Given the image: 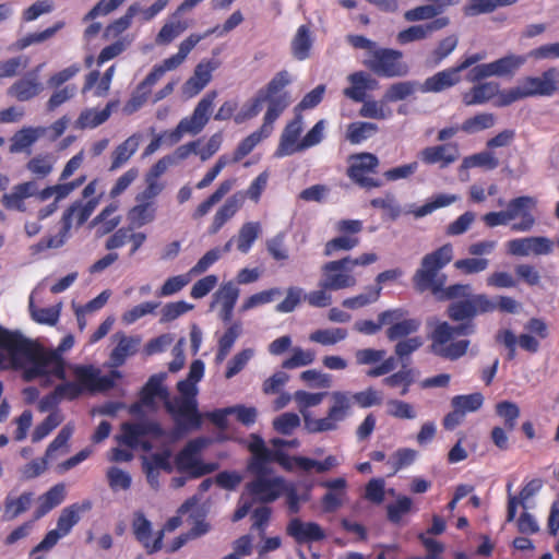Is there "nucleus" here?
I'll return each instance as SVG.
<instances>
[{"label": "nucleus", "mask_w": 559, "mask_h": 559, "mask_svg": "<svg viewBox=\"0 0 559 559\" xmlns=\"http://www.w3.org/2000/svg\"><path fill=\"white\" fill-rule=\"evenodd\" d=\"M301 131L302 117L298 115L285 127L275 155L277 157H283L300 152V150L297 148V141Z\"/></svg>", "instance_id": "aec40b11"}, {"label": "nucleus", "mask_w": 559, "mask_h": 559, "mask_svg": "<svg viewBox=\"0 0 559 559\" xmlns=\"http://www.w3.org/2000/svg\"><path fill=\"white\" fill-rule=\"evenodd\" d=\"M499 165V160L491 152H480L463 159L461 169H468L473 167H484L487 169H495Z\"/></svg>", "instance_id": "603ef678"}, {"label": "nucleus", "mask_w": 559, "mask_h": 559, "mask_svg": "<svg viewBox=\"0 0 559 559\" xmlns=\"http://www.w3.org/2000/svg\"><path fill=\"white\" fill-rule=\"evenodd\" d=\"M364 79V71H358L349 74L347 80L350 82L352 85L343 91L344 95L354 102H364L366 97V86Z\"/></svg>", "instance_id": "3c124183"}, {"label": "nucleus", "mask_w": 559, "mask_h": 559, "mask_svg": "<svg viewBox=\"0 0 559 559\" xmlns=\"http://www.w3.org/2000/svg\"><path fill=\"white\" fill-rule=\"evenodd\" d=\"M499 94V85L495 82L480 83L463 94L462 100L466 106L484 104Z\"/></svg>", "instance_id": "bb28decb"}, {"label": "nucleus", "mask_w": 559, "mask_h": 559, "mask_svg": "<svg viewBox=\"0 0 559 559\" xmlns=\"http://www.w3.org/2000/svg\"><path fill=\"white\" fill-rule=\"evenodd\" d=\"M249 451L252 453V459L248 464V471L252 474H270L267 463L271 462V456L274 451L265 447L264 440L258 435H251V442L249 443Z\"/></svg>", "instance_id": "f3484780"}, {"label": "nucleus", "mask_w": 559, "mask_h": 559, "mask_svg": "<svg viewBox=\"0 0 559 559\" xmlns=\"http://www.w3.org/2000/svg\"><path fill=\"white\" fill-rule=\"evenodd\" d=\"M22 369L25 381L39 377L55 376L63 382L57 385V392L68 393L73 401L84 392H103L111 389L114 380L102 376L93 365H71L75 381H68L62 357L52 352L45 353L40 346L20 333L0 330V369Z\"/></svg>", "instance_id": "f257e3e1"}, {"label": "nucleus", "mask_w": 559, "mask_h": 559, "mask_svg": "<svg viewBox=\"0 0 559 559\" xmlns=\"http://www.w3.org/2000/svg\"><path fill=\"white\" fill-rule=\"evenodd\" d=\"M41 134V129L32 127L22 128L11 138V145L9 147L10 153L15 154L27 152L29 154V147L39 139Z\"/></svg>", "instance_id": "c85d7f7f"}, {"label": "nucleus", "mask_w": 559, "mask_h": 559, "mask_svg": "<svg viewBox=\"0 0 559 559\" xmlns=\"http://www.w3.org/2000/svg\"><path fill=\"white\" fill-rule=\"evenodd\" d=\"M496 306L485 294H476L471 299L451 302L445 313L448 318L457 325H451L447 321L429 319L427 324L432 328L429 334L431 341L430 350L432 354L449 360H456L463 357L471 344L468 340L450 342L454 336L472 335L476 331L474 319L478 314L492 312Z\"/></svg>", "instance_id": "f03ea898"}, {"label": "nucleus", "mask_w": 559, "mask_h": 559, "mask_svg": "<svg viewBox=\"0 0 559 559\" xmlns=\"http://www.w3.org/2000/svg\"><path fill=\"white\" fill-rule=\"evenodd\" d=\"M254 475L255 478L246 485V490L253 497L254 502L270 503L283 493V477L267 478V474Z\"/></svg>", "instance_id": "9d476101"}, {"label": "nucleus", "mask_w": 559, "mask_h": 559, "mask_svg": "<svg viewBox=\"0 0 559 559\" xmlns=\"http://www.w3.org/2000/svg\"><path fill=\"white\" fill-rule=\"evenodd\" d=\"M456 200L457 198L455 195L438 194L432 201L427 202L414 211H409V213H413L416 218H420L432 213L437 209L450 205Z\"/></svg>", "instance_id": "680f3d73"}, {"label": "nucleus", "mask_w": 559, "mask_h": 559, "mask_svg": "<svg viewBox=\"0 0 559 559\" xmlns=\"http://www.w3.org/2000/svg\"><path fill=\"white\" fill-rule=\"evenodd\" d=\"M299 425L300 418L295 413H284L273 421L274 429L282 435H290Z\"/></svg>", "instance_id": "774afa93"}, {"label": "nucleus", "mask_w": 559, "mask_h": 559, "mask_svg": "<svg viewBox=\"0 0 559 559\" xmlns=\"http://www.w3.org/2000/svg\"><path fill=\"white\" fill-rule=\"evenodd\" d=\"M177 389L182 396L166 401V411L175 418L178 426L182 425L180 418H185L187 420L186 428L199 429L202 424V417L198 411V402L195 400L198 393L197 383L185 379L178 382Z\"/></svg>", "instance_id": "20e7f679"}, {"label": "nucleus", "mask_w": 559, "mask_h": 559, "mask_svg": "<svg viewBox=\"0 0 559 559\" xmlns=\"http://www.w3.org/2000/svg\"><path fill=\"white\" fill-rule=\"evenodd\" d=\"M552 251V241L547 237H527L513 239L508 242V252L512 255L526 257L549 254Z\"/></svg>", "instance_id": "2eb2a0df"}, {"label": "nucleus", "mask_w": 559, "mask_h": 559, "mask_svg": "<svg viewBox=\"0 0 559 559\" xmlns=\"http://www.w3.org/2000/svg\"><path fill=\"white\" fill-rule=\"evenodd\" d=\"M496 413L504 421L507 430L512 431L516 426V420L520 417L519 406L510 401H502L496 405Z\"/></svg>", "instance_id": "5fc2aeb1"}, {"label": "nucleus", "mask_w": 559, "mask_h": 559, "mask_svg": "<svg viewBox=\"0 0 559 559\" xmlns=\"http://www.w3.org/2000/svg\"><path fill=\"white\" fill-rule=\"evenodd\" d=\"M217 97L216 91L206 93L195 106L192 115L179 121L180 129L186 133L198 134L206 126L213 110V104Z\"/></svg>", "instance_id": "f8f14e48"}, {"label": "nucleus", "mask_w": 559, "mask_h": 559, "mask_svg": "<svg viewBox=\"0 0 559 559\" xmlns=\"http://www.w3.org/2000/svg\"><path fill=\"white\" fill-rule=\"evenodd\" d=\"M265 103H267V110L264 115L263 122L265 123V129H267V127H273L275 120L289 105L288 94L283 93L278 96H271L266 98Z\"/></svg>", "instance_id": "e433bc0d"}, {"label": "nucleus", "mask_w": 559, "mask_h": 559, "mask_svg": "<svg viewBox=\"0 0 559 559\" xmlns=\"http://www.w3.org/2000/svg\"><path fill=\"white\" fill-rule=\"evenodd\" d=\"M293 355L282 362L284 369H295L304 366L311 365L316 359L314 352L305 350L301 347H294Z\"/></svg>", "instance_id": "13d9d810"}, {"label": "nucleus", "mask_w": 559, "mask_h": 559, "mask_svg": "<svg viewBox=\"0 0 559 559\" xmlns=\"http://www.w3.org/2000/svg\"><path fill=\"white\" fill-rule=\"evenodd\" d=\"M166 378V373H157L153 374L146 384L141 390V396H142V403L147 406L152 407L154 405V399L159 397L164 401V404L166 401H171L169 399L168 390L163 385V381Z\"/></svg>", "instance_id": "393cba45"}, {"label": "nucleus", "mask_w": 559, "mask_h": 559, "mask_svg": "<svg viewBox=\"0 0 559 559\" xmlns=\"http://www.w3.org/2000/svg\"><path fill=\"white\" fill-rule=\"evenodd\" d=\"M353 160L352 165L347 169V176L357 177L365 173H373L379 165L378 157L372 153H358L349 156Z\"/></svg>", "instance_id": "7c9ffc66"}, {"label": "nucleus", "mask_w": 559, "mask_h": 559, "mask_svg": "<svg viewBox=\"0 0 559 559\" xmlns=\"http://www.w3.org/2000/svg\"><path fill=\"white\" fill-rule=\"evenodd\" d=\"M522 56L509 55L490 63H483L474 67L467 74L471 82L480 81L489 76H504L513 74L523 63Z\"/></svg>", "instance_id": "1a4fd4ad"}, {"label": "nucleus", "mask_w": 559, "mask_h": 559, "mask_svg": "<svg viewBox=\"0 0 559 559\" xmlns=\"http://www.w3.org/2000/svg\"><path fill=\"white\" fill-rule=\"evenodd\" d=\"M235 183L234 179H227L221 182L218 188L213 192L205 201H203L192 214L194 219H199L205 216L211 209L218 203L233 188Z\"/></svg>", "instance_id": "473e14b6"}, {"label": "nucleus", "mask_w": 559, "mask_h": 559, "mask_svg": "<svg viewBox=\"0 0 559 559\" xmlns=\"http://www.w3.org/2000/svg\"><path fill=\"white\" fill-rule=\"evenodd\" d=\"M188 28V24L182 21H169L158 32L155 41L157 45H168L181 33Z\"/></svg>", "instance_id": "864d4df0"}, {"label": "nucleus", "mask_w": 559, "mask_h": 559, "mask_svg": "<svg viewBox=\"0 0 559 559\" xmlns=\"http://www.w3.org/2000/svg\"><path fill=\"white\" fill-rule=\"evenodd\" d=\"M100 197L102 195L91 198L86 203H83L82 201L73 202L64 211L61 217V224L64 225V231H70L74 219L78 226H82L99 204Z\"/></svg>", "instance_id": "dca6fc26"}, {"label": "nucleus", "mask_w": 559, "mask_h": 559, "mask_svg": "<svg viewBox=\"0 0 559 559\" xmlns=\"http://www.w3.org/2000/svg\"><path fill=\"white\" fill-rule=\"evenodd\" d=\"M442 12L441 7L435 4H426L408 10L404 13V17L408 22L431 20Z\"/></svg>", "instance_id": "69168bd1"}, {"label": "nucleus", "mask_w": 559, "mask_h": 559, "mask_svg": "<svg viewBox=\"0 0 559 559\" xmlns=\"http://www.w3.org/2000/svg\"><path fill=\"white\" fill-rule=\"evenodd\" d=\"M332 404L328 414L323 418H312L309 414H304L305 428L311 433L334 431L338 424L349 414L352 408L350 392L334 391L329 394Z\"/></svg>", "instance_id": "39448f33"}, {"label": "nucleus", "mask_w": 559, "mask_h": 559, "mask_svg": "<svg viewBox=\"0 0 559 559\" xmlns=\"http://www.w3.org/2000/svg\"><path fill=\"white\" fill-rule=\"evenodd\" d=\"M60 311L61 304L48 308H37L34 305L33 298L29 300L31 317L37 323L55 325L59 320Z\"/></svg>", "instance_id": "37998d69"}, {"label": "nucleus", "mask_w": 559, "mask_h": 559, "mask_svg": "<svg viewBox=\"0 0 559 559\" xmlns=\"http://www.w3.org/2000/svg\"><path fill=\"white\" fill-rule=\"evenodd\" d=\"M378 131V126L372 122L357 121L347 127L346 139L352 144H359Z\"/></svg>", "instance_id": "a19ab883"}, {"label": "nucleus", "mask_w": 559, "mask_h": 559, "mask_svg": "<svg viewBox=\"0 0 559 559\" xmlns=\"http://www.w3.org/2000/svg\"><path fill=\"white\" fill-rule=\"evenodd\" d=\"M421 322L416 318L404 317L395 324L386 329L385 334L390 341H400L408 338L409 335L416 333L420 329Z\"/></svg>", "instance_id": "2f4dec72"}, {"label": "nucleus", "mask_w": 559, "mask_h": 559, "mask_svg": "<svg viewBox=\"0 0 559 559\" xmlns=\"http://www.w3.org/2000/svg\"><path fill=\"white\" fill-rule=\"evenodd\" d=\"M289 83V73L286 70H283L276 73L264 88L259 90L257 95L265 103L266 98L271 96H278L277 94Z\"/></svg>", "instance_id": "8fccbe9b"}, {"label": "nucleus", "mask_w": 559, "mask_h": 559, "mask_svg": "<svg viewBox=\"0 0 559 559\" xmlns=\"http://www.w3.org/2000/svg\"><path fill=\"white\" fill-rule=\"evenodd\" d=\"M122 433L117 437L118 442L129 447L136 448L139 439L143 437L142 427L140 423H123L121 425Z\"/></svg>", "instance_id": "052dcab7"}, {"label": "nucleus", "mask_w": 559, "mask_h": 559, "mask_svg": "<svg viewBox=\"0 0 559 559\" xmlns=\"http://www.w3.org/2000/svg\"><path fill=\"white\" fill-rule=\"evenodd\" d=\"M452 258L453 249L450 243H445L426 254L420 261L419 269L412 277L415 290L418 293L430 290L433 295H438L447 281L445 275L441 274L440 271L451 262Z\"/></svg>", "instance_id": "7ed1b4c3"}, {"label": "nucleus", "mask_w": 559, "mask_h": 559, "mask_svg": "<svg viewBox=\"0 0 559 559\" xmlns=\"http://www.w3.org/2000/svg\"><path fill=\"white\" fill-rule=\"evenodd\" d=\"M241 332L240 323H234L230 325L227 331L223 334L218 342V350L215 357L217 364H221L225 360L227 355L229 354L235 341L238 338Z\"/></svg>", "instance_id": "a18cd8bd"}, {"label": "nucleus", "mask_w": 559, "mask_h": 559, "mask_svg": "<svg viewBox=\"0 0 559 559\" xmlns=\"http://www.w3.org/2000/svg\"><path fill=\"white\" fill-rule=\"evenodd\" d=\"M43 91V84L37 75L29 73L14 82L8 88V95L16 98L19 102H27L36 97Z\"/></svg>", "instance_id": "4be33fe9"}, {"label": "nucleus", "mask_w": 559, "mask_h": 559, "mask_svg": "<svg viewBox=\"0 0 559 559\" xmlns=\"http://www.w3.org/2000/svg\"><path fill=\"white\" fill-rule=\"evenodd\" d=\"M348 259L333 260L324 263L321 267L322 277L319 287L330 290H341L354 287L357 284L356 277L352 274Z\"/></svg>", "instance_id": "6e6552de"}, {"label": "nucleus", "mask_w": 559, "mask_h": 559, "mask_svg": "<svg viewBox=\"0 0 559 559\" xmlns=\"http://www.w3.org/2000/svg\"><path fill=\"white\" fill-rule=\"evenodd\" d=\"M63 26H64V22L60 21V22H57L53 26L48 27L43 32L28 34V35L24 36L23 38H20L15 43V48L19 50H23L33 44L43 43V41L51 38L52 36H55V34L58 31H60Z\"/></svg>", "instance_id": "de8ad7c7"}, {"label": "nucleus", "mask_w": 559, "mask_h": 559, "mask_svg": "<svg viewBox=\"0 0 559 559\" xmlns=\"http://www.w3.org/2000/svg\"><path fill=\"white\" fill-rule=\"evenodd\" d=\"M33 502V493L24 492L17 498L7 497L4 501V516L13 520L27 511Z\"/></svg>", "instance_id": "c9c22d12"}, {"label": "nucleus", "mask_w": 559, "mask_h": 559, "mask_svg": "<svg viewBox=\"0 0 559 559\" xmlns=\"http://www.w3.org/2000/svg\"><path fill=\"white\" fill-rule=\"evenodd\" d=\"M347 337V330L343 328H331L316 330L309 335L311 342L323 346L334 345Z\"/></svg>", "instance_id": "4c0bfd02"}, {"label": "nucleus", "mask_w": 559, "mask_h": 559, "mask_svg": "<svg viewBox=\"0 0 559 559\" xmlns=\"http://www.w3.org/2000/svg\"><path fill=\"white\" fill-rule=\"evenodd\" d=\"M382 286H368L365 293L343 300L342 306L347 309H358L376 302L381 295Z\"/></svg>", "instance_id": "ea45409f"}, {"label": "nucleus", "mask_w": 559, "mask_h": 559, "mask_svg": "<svg viewBox=\"0 0 559 559\" xmlns=\"http://www.w3.org/2000/svg\"><path fill=\"white\" fill-rule=\"evenodd\" d=\"M243 200L245 197L241 193H236L226 200L213 218L211 226L212 234H216L223 225L237 213V211L242 206Z\"/></svg>", "instance_id": "cd10ccee"}, {"label": "nucleus", "mask_w": 559, "mask_h": 559, "mask_svg": "<svg viewBox=\"0 0 559 559\" xmlns=\"http://www.w3.org/2000/svg\"><path fill=\"white\" fill-rule=\"evenodd\" d=\"M261 226L259 223H246L241 226L237 237V248L239 251L246 253L251 248L252 243L259 237Z\"/></svg>", "instance_id": "49530a36"}, {"label": "nucleus", "mask_w": 559, "mask_h": 559, "mask_svg": "<svg viewBox=\"0 0 559 559\" xmlns=\"http://www.w3.org/2000/svg\"><path fill=\"white\" fill-rule=\"evenodd\" d=\"M286 532L298 544L319 542L325 537V534L319 524L314 522L305 523L298 518H294L289 521Z\"/></svg>", "instance_id": "a211bd4d"}, {"label": "nucleus", "mask_w": 559, "mask_h": 559, "mask_svg": "<svg viewBox=\"0 0 559 559\" xmlns=\"http://www.w3.org/2000/svg\"><path fill=\"white\" fill-rule=\"evenodd\" d=\"M413 501L409 497L400 496L395 502L386 506V518L393 524H399L402 516L412 511Z\"/></svg>", "instance_id": "6e6d98bb"}, {"label": "nucleus", "mask_w": 559, "mask_h": 559, "mask_svg": "<svg viewBox=\"0 0 559 559\" xmlns=\"http://www.w3.org/2000/svg\"><path fill=\"white\" fill-rule=\"evenodd\" d=\"M403 53L391 48H379L372 51L371 58L365 63L368 69L379 76L401 78L405 76L409 69L402 61Z\"/></svg>", "instance_id": "0eeeda50"}, {"label": "nucleus", "mask_w": 559, "mask_h": 559, "mask_svg": "<svg viewBox=\"0 0 559 559\" xmlns=\"http://www.w3.org/2000/svg\"><path fill=\"white\" fill-rule=\"evenodd\" d=\"M206 438L190 440L176 455L175 464L179 473H188L190 478H200L219 468L218 463H203L198 454L207 445Z\"/></svg>", "instance_id": "423d86ee"}, {"label": "nucleus", "mask_w": 559, "mask_h": 559, "mask_svg": "<svg viewBox=\"0 0 559 559\" xmlns=\"http://www.w3.org/2000/svg\"><path fill=\"white\" fill-rule=\"evenodd\" d=\"M420 85L415 81H402L391 84L382 96V102L394 103L412 96Z\"/></svg>", "instance_id": "72a5a7b5"}, {"label": "nucleus", "mask_w": 559, "mask_h": 559, "mask_svg": "<svg viewBox=\"0 0 559 559\" xmlns=\"http://www.w3.org/2000/svg\"><path fill=\"white\" fill-rule=\"evenodd\" d=\"M558 71L555 68H550L545 71L542 76H528L523 80L525 90L528 96H550L557 90L556 78Z\"/></svg>", "instance_id": "6ab92c4d"}, {"label": "nucleus", "mask_w": 559, "mask_h": 559, "mask_svg": "<svg viewBox=\"0 0 559 559\" xmlns=\"http://www.w3.org/2000/svg\"><path fill=\"white\" fill-rule=\"evenodd\" d=\"M111 114V106L108 104L103 110L86 109L78 118L76 126L81 129L96 128L108 120Z\"/></svg>", "instance_id": "58836bf2"}, {"label": "nucleus", "mask_w": 559, "mask_h": 559, "mask_svg": "<svg viewBox=\"0 0 559 559\" xmlns=\"http://www.w3.org/2000/svg\"><path fill=\"white\" fill-rule=\"evenodd\" d=\"M496 123V117L490 112L478 114L472 118L466 119L462 126L461 130L466 133H475L481 130L489 129L493 127Z\"/></svg>", "instance_id": "09e8293b"}, {"label": "nucleus", "mask_w": 559, "mask_h": 559, "mask_svg": "<svg viewBox=\"0 0 559 559\" xmlns=\"http://www.w3.org/2000/svg\"><path fill=\"white\" fill-rule=\"evenodd\" d=\"M133 533L136 539L148 548V537L151 535L152 525L151 522L144 516L143 513L136 512L132 523Z\"/></svg>", "instance_id": "338daca9"}, {"label": "nucleus", "mask_w": 559, "mask_h": 559, "mask_svg": "<svg viewBox=\"0 0 559 559\" xmlns=\"http://www.w3.org/2000/svg\"><path fill=\"white\" fill-rule=\"evenodd\" d=\"M134 352V341L130 337L122 335L117 346L111 352L110 359L112 361V365L116 367L123 365L126 358L132 355Z\"/></svg>", "instance_id": "e2e57ef3"}, {"label": "nucleus", "mask_w": 559, "mask_h": 559, "mask_svg": "<svg viewBox=\"0 0 559 559\" xmlns=\"http://www.w3.org/2000/svg\"><path fill=\"white\" fill-rule=\"evenodd\" d=\"M217 97L216 91L206 93L195 106L192 115L179 121L180 129L186 133L198 134L206 126L213 110V104Z\"/></svg>", "instance_id": "ddd939ff"}, {"label": "nucleus", "mask_w": 559, "mask_h": 559, "mask_svg": "<svg viewBox=\"0 0 559 559\" xmlns=\"http://www.w3.org/2000/svg\"><path fill=\"white\" fill-rule=\"evenodd\" d=\"M484 403V396L479 392L467 395H456L451 400V406L459 409L464 416L466 413L478 411Z\"/></svg>", "instance_id": "c03bdc74"}, {"label": "nucleus", "mask_w": 559, "mask_h": 559, "mask_svg": "<svg viewBox=\"0 0 559 559\" xmlns=\"http://www.w3.org/2000/svg\"><path fill=\"white\" fill-rule=\"evenodd\" d=\"M384 104L386 102L377 100H364V105L359 109V116L364 118L378 119L383 120L389 118L392 115L391 109L385 108Z\"/></svg>", "instance_id": "bf43d9fd"}, {"label": "nucleus", "mask_w": 559, "mask_h": 559, "mask_svg": "<svg viewBox=\"0 0 559 559\" xmlns=\"http://www.w3.org/2000/svg\"><path fill=\"white\" fill-rule=\"evenodd\" d=\"M140 136L133 134L119 144L111 153V164L109 171H116L121 168L138 151Z\"/></svg>", "instance_id": "a878e982"}, {"label": "nucleus", "mask_w": 559, "mask_h": 559, "mask_svg": "<svg viewBox=\"0 0 559 559\" xmlns=\"http://www.w3.org/2000/svg\"><path fill=\"white\" fill-rule=\"evenodd\" d=\"M92 502L84 500L82 503H73L64 508L57 521V528L62 536L70 533L71 528L80 521V513L90 511Z\"/></svg>", "instance_id": "b1692460"}, {"label": "nucleus", "mask_w": 559, "mask_h": 559, "mask_svg": "<svg viewBox=\"0 0 559 559\" xmlns=\"http://www.w3.org/2000/svg\"><path fill=\"white\" fill-rule=\"evenodd\" d=\"M141 7L139 3L131 4L126 14L106 27V36H117L130 27L132 19L140 13Z\"/></svg>", "instance_id": "4d7b16f0"}, {"label": "nucleus", "mask_w": 559, "mask_h": 559, "mask_svg": "<svg viewBox=\"0 0 559 559\" xmlns=\"http://www.w3.org/2000/svg\"><path fill=\"white\" fill-rule=\"evenodd\" d=\"M216 68L217 63L212 61L197 64L193 75L183 85V93L190 97L200 93L211 82Z\"/></svg>", "instance_id": "412c9836"}, {"label": "nucleus", "mask_w": 559, "mask_h": 559, "mask_svg": "<svg viewBox=\"0 0 559 559\" xmlns=\"http://www.w3.org/2000/svg\"><path fill=\"white\" fill-rule=\"evenodd\" d=\"M312 47V38L310 29L307 25H301L292 41L293 55L298 60H304L309 57V51Z\"/></svg>", "instance_id": "f704fd0d"}, {"label": "nucleus", "mask_w": 559, "mask_h": 559, "mask_svg": "<svg viewBox=\"0 0 559 559\" xmlns=\"http://www.w3.org/2000/svg\"><path fill=\"white\" fill-rule=\"evenodd\" d=\"M118 210V203L112 202L107 205L96 217L93 218L90 226H98L96 230L97 237H103L111 233L121 222L120 216L110 218V215Z\"/></svg>", "instance_id": "c756f323"}, {"label": "nucleus", "mask_w": 559, "mask_h": 559, "mask_svg": "<svg viewBox=\"0 0 559 559\" xmlns=\"http://www.w3.org/2000/svg\"><path fill=\"white\" fill-rule=\"evenodd\" d=\"M457 143H443L426 146L417 153V158L427 166L438 165L440 169L448 168L460 158Z\"/></svg>", "instance_id": "9b49d317"}, {"label": "nucleus", "mask_w": 559, "mask_h": 559, "mask_svg": "<svg viewBox=\"0 0 559 559\" xmlns=\"http://www.w3.org/2000/svg\"><path fill=\"white\" fill-rule=\"evenodd\" d=\"M461 82V75H457L452 68L440 71L429 76L420 85L424 93H440Z\"/></svg>", "instance_id": "5701e85b"}, {"label": "nucleus", "mask_w": 559, "mask_h": 559, "mask_svg": "<svg viewBox=\"0 0 559 559\" xmlns=\"http://www.w3.org/2000/svg\"><path fill=\"white\" fill-rule=\"evenodd\" d=\"M420 336L400 340L394 346V353L401 361L408 360L409 356L423 346Z\"/></svg>", "instance_id": "0e129e2a"}, {"label": "nucleus", "mask_w": 559, "mask_h": 559, "mask_svg": "<svg viewBox=\"0 0 559 559\" xmlns=\"http://www.w3.org/2000/svg\"><path fill=\"white\" fill-rule=\"evenodd\" d=\"M217 97L216 91L206 93L195 106L192 115L179 121L180 129L186 133L198 134L206 126L213 110V104Z\"/></svg>", "instance_id": "4468645a"}, {"label": "nucleus", "mask_w": 559, "mask_h": 559, "mask_svg": "<svg viewBox=\"0 0 559 559\" xmlns=\"http://www.w3.org/2000/svg\"><path fill=\"white\" fill-rule=\"evenodd\" d=\"M26 169L37 179L48 177L53 170V159L49 154H39L26 163Z\"/></svg>", "instance_id": "79ce46f5"}]
</instances>
